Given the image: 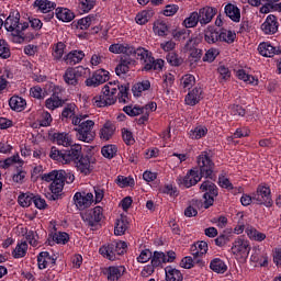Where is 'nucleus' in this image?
Segmentation results:
<instances>
[{"label":"nucleus","instance_id":"60","mask_svg":"<svg viewBox=\"0 0 281 281\" xmlns=\"http://www.w3.org/2000/svg\"><path fill=\"white\" fill-rule=\"evenodd\" d=\"M124 113L130 115V117H137V115H142L144 113V108L142 106H124Z\"/></svg>","mask_w":281,"mask_h":281},{"label":"nucleus","instance_id":"35","mask_svg":"<svg viewBox=\"0 0 281 281\" xmlns=\"http://www.w3.org/2000/svg\"><path fill=\"white\" fill-rule=\"evenodd\" d=\"M33 8H37L42 13L52 12L56 10V2H52L49 0H35Z\"/></svg>","mask_w":281,"mask_h":281},{"label":"nucleus","instance_id":"28","mask_svg":"<svg viewBox=\"0 0 281 281\" xmlns=\"http://www.w3.org/2000/svg\"><path fill=\"white\" fill-rule=\"evenodd\" d=\"M126 273V267L124 266H110L106 269L108 281H120L122 276Z\"/></svg>","mask_w":281,"mask_h":281},{"label":"nucleus","instance_id":"2","mask_svg":"<svg viewBox=\"0 0 281 281\" xmlns=\"http://www.w3.org/2000/svg\"><path fill=\"white\" fill-rule=\"evenodd\" d=\"M76 176L71 172L65 170H53L47 173L42 175V181L49 184V191L55 196L54 200L58 199L65 190V183H74Z\"/></svg>","mask_w":281,"mask_h":281},{"label":"nucleus","instance_id":"57","mask_svg":"<svg viewBox=\"0 0 281 281\" xmlns=\"http://www.w3.org/2000/svg\"><path fill=\"white\" fill-rule=\"evenodd\" d=\"M98 0H79V9L81 12L88 13L95 8V3Z\"/></svg>","mask_w":281,"mask_h":281},{"label":"nucleus","instance_id":"45","mask_svg":"<svg viewBox=\"0 0 281 281\" xmlns=\"http://www.w3.org/2000/svg\"><path fill=\"white\" fill-rule=\"evenodd\" d=\"M12 256L15 259L25 258L27 256V241L18 243L12 251Z\"/></svg>","mask_w":281,"mask_h":281},{"label":"nucleus","instance_id":"44","mask_svg":"<svg viewBox=\"0 0 281 281\" xmlns=\"http://www.w3.org/2000/svg\"><path fill=\"white\" fill-rule=\"evenodd\" d=\"M67 45L63 42H58L53 46L52 56L54 60H63V56H65V49Z\"/></svg>","mask_w":281,"mask_h":281},{"label":"nucleus","instance_id":"9","mask_svg":"<svg viewBox=\"0 0 281 281\" xmlns=\"http://www.w3.org/2000/svg\"><path fill=\"white\" fill-rule=\"evenodd\" d=\"M252 200L257 205H266L271 207L273 200L271 199V189L266 184H259L255 193H252Z\"/></svg>","mask_w":281,"mask_h":281},{"label":"nucleus","instance_id":"51","mask_svg":"<svg viewBox=\"0 0 281 281\" xmlns=\"http://www.w3.org/2000/svg\"><path fill=\"white\" fill-rule=\"evenodd\" d=\"M101 155L105 157V159H113L117 155V146L115 145H105L101 148Z\"/></svg>","mask_w":281,"mask_h":281},{"label":"nucleus","instance_id":"5","mask_svg":"<svg viewBox=\"0 0 281 281\" xmlns=\"http://www.w3.org/2000/svg\"><path fill=\"white\" fill-rule=\"evenodd\" d=\"M95 126V122L92 120L83 121L75 131L77 132V139L79 142H85L86 144H91L93 139H95V132L93 127Z\"/></svg>","mask_w":281,"mask_h":281},{"label":"nucleus","instance_id":"21","mask_svg":"<svg viewBox=\"0 0 281 281\" xmlns=\"http://www.w3.org/2000/svg\"><path fill=\"white\" fill-rule=\"evenodd\" d=\"M200 25L203 27L209 23H212V19L216 16V9L212 7L201 8L198 12Z\"/></svg>","mask_w":281,"mask_h":281},{"label":"nucleus","instance_id":"43","mask_svg":"<svg viewBox=\"0 0 281 281\" xmlns=\"http://www.w3.org/2000/svg\"><path fill=\"white\" fill-rule=\"evenodd\" d=\"M199 12L193 11L187 16L182 22V27H186L187 30H190L192 27H196L199 25Z\"/></svg>","mask_w":281,"mask_h":281},{"label":"nucleus","instance_id":"41","mask_svg":"<svg viewBox=\"0 0 281 281\" xmlns=\"http://www.w3.org/2000/svg\"><path fill=\"white\" fill-rule=\"evenodd\" d=\"M20 234L25 236V239L27 240L29 245H31V247H38V239H36L37 235L34 231H27V227H21Z\"/></svg>","mask_w":281,"mask_h":281},{"label":"nucleus","instance_id":"25","mask_svg":"<svg viewBox=\"0 0 281 281\" xmlns=\"http://www.w3.org/2000/svg\"><path fill=\"white\" fill-rule=\"evenodd\" d=\"M85 52L75 49L66 54L63 57V60L66 65H70V67H74V65H80V63H82V60L85 59Z\"/></svg>","mask_w":281,"mask_h":281},{"label":"nucleus","instance_id":"15","mask_svg":"<svg viewBox=\"0 0 281 281\" xmlns=\"http://www.w3.org/2000/svg\"><path fill=\"white\" fill-rule=\"evenodd\" d=\"M144 65V71H159L164 69L165 61L164 59H155L153 57V53L150 50H147V56H145V59H143Z\"/></svg>","mask_w":281,"mask_h":281},{"label":"nucleus","instance_id":"17","mask_svg":"<svg viewBox=\"0 0 281 281\" xmlns=\"http://www.w3.org/2000/svg\"><path fill=\"white\" fill-rule=\"evenodd\" d=\"M123 56H128L130 58H137L140 63H144L146 56H148V49L144 47L134 48L131 44H125V50H123Z\"/></svg>","mask_w":281,"mask_h":281},{"label":"nucleus","instance_id":"47","mask_svg":"<svg viewBox=\"0 0 281 281\" xmlns=\"http://www.w3.org/2000/svg\"><path fill=\"white\" fill-rule=\"evenodd\" d=\"M167 63L171 65V67H181L183 65V58H181L177 53L171 52L166 56Z\"/></svg>","mask_w":281,"mask_h":281},{"label":"nucleus","instance_id":"26","mask_svg":"<svg viewBox=\"0 0 281 281\" xmlns=\"http://www.w3.org/2000/svg\"><path fill=\"white\" fill-rule=\"evenodd\" d=\"M200 100H203V89L195 87L186 95L184 102L189 106H196Z\"/></svg>","mask_w":281,"mask_h":281},{"label":"nucleus","instance_id":"36","mask_svg":"<svg viewBox=\"0 0 281 281\" xmlns=\"http://www.w3.org/2000/svg\"><path fill=\"white\" fill-rule=\"evenodd\" d=\"M236 78L243 80L246 85H251V87H258V78L247 74L245 69H239L236 71Z\"/></svg>","mask_w":281,"mask_h":281},{"label":"nucleus","instance_id":"52","mask_svg":"<svg viewBox=\"0 0 281 281\" xmlns=\"http://www.w3.org/2000/svg\"><path fill=\"white\" fill-rule=\"evenodd\" d=\"M166 263V254L155 251L154 255H151V261L150 265L154 267H161V265Z\"/></svg>","mask_w":281,"mask_h":281},{"label":"nucleus","instance_id":"39","mask_svg":"<svg viewBox=\"0 0 281 281\" xmlns=\"http://www.w3.org/2000/svg\"><path fill=\"white\" fill-rule=\"evenodd\" d=\"M191 254L193 258H201L207 254V244L205 241H198L191 246Z\"/></svg>","mask_w":281,"mask_h":281},{"label":"nucleus","instance_id":"1","mask_svg":"<svg viewBox=\"0 0 281 281\" xmlns=\"http://www.w3.org/2000/svg\"><path fill=\"white\" fill-rule=\"evenodd\" d=\"M128 85H121L120 81H110L102 88L101 94L92 98L93 106H113L115 102L120 104L128 103Z\"/></svg>","mask_w":281,"mask_h":281},{"label":"nucleus","instance_id":"31","mask_svg":"<svg viewBox=\"0 0 281 281\" xmlns=\"http://www.w3.org/2000/svg\"><path fill=\"white\" fill-rule=\"evenodd\" d=\"M146 91H150L149 80H143L132 87L134 98H142V95L146 94Z\"/></svg>","mask_w":281,"mask_h":281},{"label":"nucleus","instance_id":"40","mask_svg":"<svg viewBox=\"0 0 281 281\" xmlns=\"http://www.w3.org/2000/svg\"><path fill=\"white\" fill-rule=\"evenodd\" d=\"M154 14V10H143L136 14L135 21L137 25H146V23L153 19Z\"/></svg>","mask_w":281,"mask_h":281},{"label":"nucleus","instance_id":"3","mask_svg":"<svg viewBox=\"0 0 281 281\" xmlns=\"http://www.w3.org/2000/svg\"><path fill=\"white\" fill-rule=\"evenodd\" d=\"M229 252L238 262H246L251 252V243L249 239L239 236L232 243Z\"/></svg>","mask_w":281,"mask_h":281},{"label":"nucleus","instance_id":"37","mask_svg":"<svg viewBox=\"0 0 281 281\" xmlns=\"http://www.w3.org/2000/svg\"><path fill=\"white\" fill-rule=\"evenodd\" d=\"M218 32V42L227 43V45H232L234 41H236V32L229 31L227 29H221Z\"/></svg>","mask_w":281,"mask_h":281},{"label":"nucleus","instance_id":"50","mask_svg":"<svg viewBox=\"0 0 281 281\" xmlns=\"http://www.w3.org/2000/svg\"><path fill=\"white\" fill-rule=\"evenodd\" d=\"M116 184L119 188H133L135 186V179L133 177L119 176L116 178Z\"/></svg>","mask_w":281,"mask_h":281},{"label":"nucleus","instance_id":"56","mask_svg":"<svg viewBox=\"0 0 281 281\" xmlns=\"http://www.w3.org/2000/svg\"><path fill=\"white\" fill-rule=\"evenodd\" d=\"M53 240L57 245H67V243H69V234L66 232L54 233Z\"/></svg>","mask_w":281,"mask_h":281},{"label":"nucleus","instance_id":"16","mask_svg":"<svg viewBox=\"0 0 281 281\" xmlns=\"http://www.w3.org/2000/svg\"><path fill=\"white\" fill-rule=\"evenodd\" d=\"M258 52L265 58H273V56H280L281 46H273L271 42H262L258 46Z\"/></svg>","mask_w":281,"mask_h":281},{"label":"nucleus","instance_id":"11","mask_svg":"<svg viewBox=\"0 0 281 281\" xmlns=\"http://www.w3.org/2000/svg\"><path fill=\"white\" fill-rule=\"evenodd\" d=\"M111 72L105 69L95 70L91 77L86 79V87H100V85H104V82H109V78Z\"/></svg>","mask_w":281,"mask_h":281},{"label":"nucleus","instance_id":"58","mask_svg":"<svg viewBox=\"0 0 281 281\" xmlns=\"http://www.w3.org/2000/svg\"><path fill=\"white\" fill-rule=\"evenodd\" d=\"M12 56V53L10 52V45H8V42L5 40H0V58L3 60H8Z\"/></svg>","mask_w":281,"mask_h":281},{"label":"nucleus","instance_id":"19","mask_svg":"<svg viewBox=\"0 0 281 281\" xmlns=\"http://www.w3.org/2000/svg\"><path fill=\"white\" fill-rule=\"evenodd\" d=\"M78 172L89 176L90 172H93V162H91V157L80 156L79 159L75 162Z\"/></svg>","mask_w":281,"mask_h":281},{"label":"nucleus","instance_id":"64","mask_svg":"<svg viewBox=\"0 0 281 281\" xmlns=\"http://www.w3.org/2000/svg\"><path fill=\"white\" fill-rule=\"evenodd\" d=\"M52 114H49V112H41L38 117L40 126H49V124H52Z\"/></svg>","mask_w":281,"mask_h":281},{"label":"nucleus","instance_id":"7","mask_svg":"<svg viewBox=\"0 0 281 281\" xmlns=\"http://www.w3.org/2000/svg\"><path fill=\"white\" fill-rule=\"evenodd\" d=\"M200 190L201 192H204L203 199L205 210L212 207V205H214V199L218 196V187H216L214 182L206 180L201 183Z\"/></svg>","mask_w":281,"mask_h":281},{"label":"nucleus","instance_id":"12","mask_svg":"<svg viewBox=\"0 0 281 281\" xmlns=\"http://www.w3.org/2000/svg\"><path fill=\"white\" fill-rule=\"evenodd\" d=\"M203 177L204 176L201 175L196 168H193L189 170L183 178H179L178 183L183 186V188H192V186H196Z\"/></svg>","mask_w":281,"mask_h":281},{"label":"nucleus","instance_id":"38","mask_svg":"<svg viewBox=\"0 0 281 281\" xmlns=\"http://www.w3.org/2000/svg\"><path fill=\"white\" fill-rule=\"evenodd\" d=\"M53 139L55 144H58V146H71L74 144V140L71 139V135L69 133H55L53 135Z\"/></svg>","mask_w":281,"mask_h":281},{"label":"nucleus","instance_id":"63","mask_svg":"<svg viewBox=\"0 0 281 281\" xmlns=\"http://www.w3.org/2000/svg\"><path fill=\"white\" fill-rule=\"evenodd\" d=\"M9 106H27V101L19 95H13L9 100Z\"/></svg>","mask_w":281,"mask_h":281},{"label":"nucleus","instance_id":"61","mask_svg":"<svg viewBox=\"0 0 281 281\" xmlns=\"http://www.w3.org/2000/svg\"><path fill=\"white\" fill-rule=\"evenodd\" d=\"M151 258H153V252L150 251V249L146 248L139 252L136 260L140 265H145V262H148V260H151Z\"/></svg>","mask_w":281,"mask_h":281},{"label":"nucleus","instance_id":"20","mask_svg":"<svg viewBox=\"0 0 281 281\" xmlns=\"http://www.w3.org/2000/svg\"><path fill=\"white\" fill-rule=\"evenodd\" d=\"M65 100L63 99V88L54 86L52 95L46 99L45 106H63Z\"/></svg>","mask_w":281,"mask_h":281},{"label":"nucleus","instance_id":"46","mask_svg":"<svg viewBox=\"0 0 281 281\" xmlns=\"http://www.w3.org/2000/svg\"><path fill=\"white\" fill-rule=\"evenodd\" d=\"M207 135V127L199 125L189 132L190 139H202Z\"/></svg>","mask_w":281,"mask_h":281},{"label":"nucleus","instance_id":"32","mask_svg":"<svg viewBox=\"0 0 281 281\" xmlns=\"http://www.w3.org/2000/svg\"><path fill=\"white\" fill-rule=\"evenodd\" d=\"M245 232L249 240H255V243H262V240L267 239V234L257 231L256 227L251 225H248Z\"/></svg>","mask_w":281,"mask_h":281},{"label":"nucleus","instance_id":"54","mask_svg":"<svg viewBox=\"0 0 281 281\" xmlns=\"http://www.w3.org/2000/svg\"><path fill=\"white\" fill-rule=\"evenodd\" d=\"M181 85L183 89L190 90L194 87V85H196V78L194 75H184L181 79Z\"/></svg>","mask_w":281,"mask_h":281},{"label":"nucleus","instance_id":"4","mask_svg":"<svg viewBox=\"0 0 281 281\" xmlns=\"http://www.w3.org/2000/svg\"><path fill=\"white\" fill-rule=\"evenodd\" d=\"M91 74V69L89 67L77 66V67H69L66 69L64 74V81L66 85L71 87H76L82 82L83 78H87Z\"/></svg>","mask_w":281,"mask_h":281},{"label":"nucleus","instance_id":"23","mask_svg":"<svg viewBox=\"0 0 281 281\" xmlns=\"http://www.w3.org/2000/svg\"><path fill=\"white\" fill-rule=\"evenodd\" d=\"M82 156V146L81 145H72L69 150H64V162L63 164H75L80 159Z\"/></svg>","mask_w":281,"mask_h":281},{"label":"nucleus","instance_id":"24","mask_svg":"<svg viewBox=\"0 0 281 281\" xmlns=\"http://www.w3.org/2000/svg\"><path fill=\"white\" fill-rule=\"evenodd\" d=\"M278 18L273 14H269L261 24V32H263V34H276L278 32Z\"/></svg>","mask_w":281,"mask_h":281},{"label":"nucleus","instance_id":"18","mask_svg":"<svg viewBox=\"0 0 281 281\" xmlns=\"http://www.w3.org/2000/svg\"><path fill=\"white\" fill-rule=\"evenodd\" d=\"M56 265V255L49 251H42L37 255V267L38 269H47Z\"/></svg>","mask_w":281,"mask_h":281},{"label":"nucleus","instance_id":"14","mask_svg":"<svg viewBox=\"0 0 281 281\" xmlns=\"http://www.w3.org/2000/svg\"><path fill=\"white\" fill-rule=\"evenodd\" d=\"M103 218H104V209H102V206H95L86 216V221L89 227H92V229H98V226L100 225Z\"/></svg>","mask_w":281,"mask_h":281},{"label":"nucleus","instance_id":"34","mask_svg":"<svg viewBox=\"0 0 281 281\" xmlns=\"http://www.w3.org/2000/svg\"><path fill=\"white\" fill-rule=\"evenodd\" d=\"M99 254H101L103 258H106V260H117V255H115V246H113V243L101 246Z\"/></svg>","mask_w":281,"mask_h":281},{"label":"nucleus","instance_id":"59","mask_svg":"<svg viewBox=\"0 0 281 281\" xmlns=\"http://www.w3.org/2000/svg\"><path fill=\"white\" fill-rule=\"evenodd\" d=\"M93 21H95V15L89 14L88 16L78 20V25L81 30H89Z\"/></svg>","mask_w":281,"mask_h":281},{"label":"nucleus","instance_id":"53","mask_svg":"<svg viewBox=\"0 0 281 281\" xmlns=\"http://www.w3.org/2000/svg\"><path fill=\"white\" fill-rule=\"evenodd\" d=\"M122 133V139L126 146H133L135 144V136L133 135V132L131 130L123 127L121 130Z\"/></svg>","mask_w":281,"mask_h":281},{"label":"nucleus","instance_id":"33","mask_svg":"<svg viewBox=\"0 0 281 281\" xmlns=\"http://www.w3.org/2000/svg\"><path fill=\"white\" fill-rule=\"evenodd\" d=\"M165 276L166 281H183V273L181 272V270L172 266H167L165 268Z\"/></svg>","mask_w":281,"mask_h":281},{"label":"nucleus","instance_id":"55","mask_svg":"<svg viewBox=\"0 0 281 281\" xmlns=\"http://www.w3.org/2000/svg\"><path fill=\"white\" fill-rule=\"evenodd\" d=\"M204 41L209 45H214V44L218 43L220 42L218 41V31H216V30L206 31L204 33Z\"/></svg>","mask_w":281,"mask_h":281},{"label":"nucleus","instance_id":"42","mask_svg":"<svg viewBox=\"0 0 281 281\" xmlns=\"http://www.w3.org/2000/svg\"><path fill=\"white\" fill-rule=\"evenodd\" d=\"M210 269L214 271V273H225L227 271V263L221 258H214L210 262Z\"/></svg>","mask_w":281,"mask_h":281},{"label":"nucleus","instance_id":"29","mask_svg":"<svg viewBox=\"0 0 281 281\" xmlns=\"http://www.w3.org/2000/svg\"><path fill=\"white\" fill-rule=\"evenodd\" d=\"M224 12L234 23H240V9L236 4L227 3L224 7Z\"/></svg>","mask_w":281,"mask_h":281},{"label":"nucleus","instance_id":"8","mask_svg":"<svg viewBox=\"0 0 281 281\" xmlns=\"http://www.w3.org/2000/svg\"><path fill=\"white\" fill-rule=\"evenodd\" d=\"M196 164L202 177L212 179V175H214V161L210 158V153L202 151L196 158Z\"/></svg>","mask_w":281,"mask_h":281},{"label":"nucleus","instance_id":"22","mask_svg":"<svg viewBox=\"0 0 281 281\" xmlns=\"http://www.w3.org/2000/svg\"><path fill=\"white\" fill-rule=\"evenodd\" d=\"M115 131H117V127H115V124L111 121H106L99 131L100 140L110 142V139H113V135H115Z\"/></svg>","mask_w":281,"mask_h":281},{"label":"nucleus","instance_id":"10","mask_svg":"<svg viewBox=\"0 0 281 281\" xmlns=\"http://www.w3.org/2000/svg\"><path fill=\"white\" fill-rule=\"evenodd\" d=\"M191 34H192V31L188 29H180L178 31H175L172 33V36L175 41H179V43H186L183 49L184 52H190L192 47H196V45H199V40L190 37Z\"/></svg>","mask_w":281,"mask_h":281},{"label":"nucleus","instance_id":"6","mask_svg":"<svg viewBox=\"0 0 281 281\" xmlns=\"http://www.w3.org/2000/svg\"><path fill=\"white\" fill-rule=\"evenodd\" d=\"M3 25L7 32H12V35L16 37L21 36L22 32H25V30L30 27V23H21V16L19 15V13L15 16L9 15L4 21Z\"/></svg>","mask_w":281,"mask_h":281},{"label":"nucleus","instance_id":"48","mask_svg":"<svg viewBox=\"0 0 281 281\" xmlns=\"http://www.w3.org/2000/svg\"><path fill=\"white\" fill-rule=\"evenodd\" d=\"M34 201V195L32 193H21L18 196V203L21 207H30Z\"/></svg>","mask_w":281,"mask_h":281},{"label":"nucleus","instance_id":"30","mask_svg":"<svg viewBox=\"0 0 281 281\" xmlns=\"http://www.w3.org/2000/svg\"><path fill=\"white\" fill-rule=\"evenodd\" d=\"M126 229H128V218L125 215H120L114 224V234L115 236H124Z\"/></svg>","mask_w":281,"mask_h":281},{"label":"nucleus","instance_id":"13","mask_svg":"<svg viewBox=\"0 0 281 281\" xmlns=\"http://www.w3.org/2000/svg\"><path fill=\"white\" fill-rule=\"evenodd\" d=\"M75 205L80 211L91 207L93 204V193L90 192H76L74 195Z\"/></svg>","mask_w":281,"mask_h":281},{"label":"nucleus","instance_id":"62","mask_svg":"<svg viewBox=\"0 0 281 281\" xmlns=\"http://www.w3.org/2000/svg\"><path fill=\"white\" fill-rule=\"evenodd\" d=\"M218 54H221V52H218V48H210L203 56V63H214Z\"/></svg>","mask_w":281,"mask_h":281},{"label":"nucleus","instance_id":"49","mask_svg":"<svg viewBox=\"0 0 281 281\" xmlns=\"http://www.w3.org/2000/svg\"><path fill=\"white\" fill-rule=\"evenodd\" d=\"M112 245L114 247V254L116 255V258H120V256H124V254H126L128 249V244H126V241H113Z\"/></svg>","mask_w":281,"mask_h":281},{"label":"nucleus","instance_id":"27","mask_svg":"<svg viewBox=\"0 0 281 281\" xmlns=\"http://www.w3.org/2000/svg\"><path fill=\"white\" fill-rule=\"evenodd\" d=\"M55 16L58 21H63V23H71L76 19V13L68 8L58 7L55 9Z\"/></svg>","mask_w":281,"mask_h":281}]
</instances>
